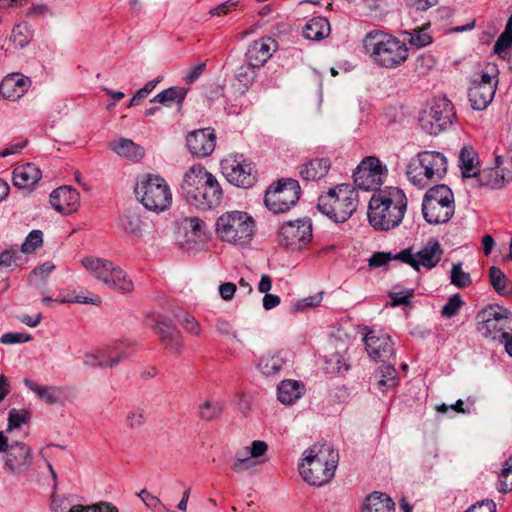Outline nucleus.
<instances>
[{"label": "nucleus", "instance_id": "1", "mask_svg": "<svg viewBox=\"0 0 512 512\" xmlns=\"http://www.w3.org/2000/svg\"><path fill=\"white\" fill-rule=\"evenodd\" d=\"M408 200L404 191L388 186L372 194L368 204V221L379 231H388L400 225L407 210Z\"/></svg>", "mask_w": 512, "mask_h": 512}, {"label": "nucleus", "instance_id": "2", "mask_svg": "<svg viewBox=\"0 0 512 512\" xmlns=\"http://www.w3.org/2000/svg\"><path fill=\"white\" fill-rule=\"evenodd\" d=\"M180 188L185 200L200 210L217 207L223 196L216 177L201 164L192 165L187 169Z\"/></svg>", "mask_w": 512, "mask_h": 512}, {"label": "nucleus", "instance_id": "3", "mask_svg": "<svg viewBox=\"0 0 512 512\" xmlns=\"http://www.w3.org/2000/svg\"><path fill=\"white\" fill-rule=\"evenodd\" d=\"M257 231L254 217L243 210H229L218 216L215 222L217 238L230 246H249Z\"/></svg>", "mask_w": 512, "mask_h": 512}, {"label": "nucleus", "instance_id": "4", "mask_svg": "<svg viewBox=\"0 0 512 512\" xmlns=\"http://www.w3.org/2000/svg\"><path fill=\"white\" fill-rule=\"evenodd\" d=\"M363 45L374 63L385 68L399 67L409 56L405 42L382 31L369 32L363 40Z\"/></svg>", "mask_w": 512, "mask_h": 512}, {"label": "nucleus", "instance_id": "5", "mask_svg": "<svg viewBox=\"0 0 512 512\" xmlns=\"http://www.w3.org/2000/svg\"><path fill=\"white\" fill-rule=\"evenodd\" d=\"M339 460L338 452L327 444L315 443L305 449L298 464L303 480H331Z\"/></svg>", "mask_w": 512, "mask_h": 512}, {"label": "nucleus", "instance_id": "6", "mask_svg": "<svg viewBox=\"0 0 512 512\" xmlns=\"http://www.w3.org/2000/svg\"><path fill=\"white\" fill-rule=\"evenodd\" d=\"M358 192L350 184H340L318 199L319 211L337 223L348 220L356 211Z\"/></svg>", "mask_w": 512, "mask_h": 512}, {"label": "nucleus", "instance_id": "7", "mask_svg": "<svg viewBox=\"0 0 512 512\" xmlns=\"http://www.w3.org/2000/svg\"><path fill=\"white\" fill-rule=\"evenodd\" d=\"M134 192L137 200L151 212H164L172 204L170 186L163 177L157 174L141 175L137 179Z\"/></svg>", "mask_w": 512, "mask_h": 512}, {"label": "nucleus", "instance_id": "8", "mask_svg": "<svg viewBox=\"0 0 512 512\" xmlns=\"http://www.w3.org/2000/svg\"><path fill=\"white\" fill-rule=\"evenodd\" d=\"M447 172L446 157L436 151H423L413 157L406 168L410 183L418 188H424L431 181H437Z\"/></svg>", "mask_w": 512, "mask_h": 512}, {"label": "nucleus", "instance_id": "9", "mask_svg": "<svg viewBox=\"0 0 512 512\" xmlns=\"http://www.w3.org/2000/svg\"><path fill=\"white\" fill-rule=\"evenodd\" d=\"M81 265L96 280L116 292L128 294L134 290V283L130 276L108 259L86 256L81 259Z\"/></svg>", "mask_w": 512, "mask_h": 512}, {"label": "nucleus", "instance_id": "10", "mask_svg": "<svg viewBox=\"0 0 512 512\" xmlns=\"http://www.w3.org/2000/svg\"><path fill=\"white\" fill-rule=\"evenodd\" d=\"M422 213L426 222L431 225L448 222L455 213L452 190L443 184L430 188L423 198Z\"/></svg>", "mask_w": 512, "mask_h": 512}, {"label": "nucleus", "instance_id": "11", "mask_svg": "<svg viewBox=\"0 0 512 512\" xmlns=\"http://www.w3.org/2000/svg\"><path fill=\"white\" fill-rule=\"evenodd\" d=\"M477 329L486 338L507 337L512 331V313L499 305H488L477 316Z\"/></svg>", "mask_w": 512, "mask_h": 512}, {"label": "nucleus", "instance_id": "12", "mask_svg": "<svg viewBox=\"0 0 512 512\" xmlns=\"http://www.w3.org/2000/svg\"><path fill=\"white\" fill-rule=\"evenodd\" d=\"M454 115L452 104L448 99L436 98L429 108L421 113L419 122L428 134L437 135L452 124Z\"/></svg>", "mask_w": 512, "mask_h": 512}, {"label": "nucleus", "instance_id": "13", "mask_svg": "<svg viewBox=\"0 0 512 512\" xmlns=\"http://www.w3.org/2000/svg\"><path fill=\"white\" fill-rule=\"evenodd\" d=\"M388 168L376 156H367L358 164L354 174V184L362 190H378L384 183Z\"/></svg>", "mask_w": 512, "mask_h": 512}, {"label": "nucleus", "instance_id": "14", "mask_svg": "<svg viewBox=\"0 0 512 512\" xmlns=\"http://www.w3.org/2000/svg\"><path fill=\"white\" fill-rule=\"evenodd\" d=\"M312 237V223L306 218L285 222L278 231L279 244L294 251L307 247Z\"/></svg>", "mask_w": 512, "mask_h": 512}, {"label": "nucleus", "instance_id": "15", "mask_svg": "<svg viewBox=\"0 0 512 512\" xmlns=\"http://www.w3.org/2000/svg\"><path fill=\"white\" fill-rule=\"evenodd\" d=\"M300 197V186L296 180L288 179L270 187L265 194L264 203L273 213H283L296 204Z\"/></svg>", "mask_w": 512, "mask_h": 512}, {"label": "nucleus", "instance_id": "16", "mask_svg": "<svg viewBox=\"0 0 512 512\" xmlns=\"http://www.w3.org/2000/svg\"><path fill=\"white\" fill-rule=\"evenodd\" d=\"M443 250L437 240H429L419 251L414 252L413 248H406L397 253L398 261L411 266L416 271L422 267L425 269L434 268L441 260Z\"/></svg>", "mask_w": 512, "mask_h": 512}, {"label": "nucleus", "instance_id": "17", "mask_svg": "<svg viewBox=\"0 0 512 512\" xmlns=\"http://www.w3.org/2000/svg\"><path fill=\"white\" fill-rule=\"evenodd\" d=\"M221 169L224 177L237 187L248 188L255 181L252 163L242 154L226 156L221 161Z\"/></svg>", "mask_w": 512, "mask_h": 512}, {"label": "nucleus", "instance_id": "18", "mask_svg": "<svg viewBox=\"0 0 512 512\" xmlns=\"http://www.w3.org/2000/svg\"><path fill=\"white\" fill-rule=\"evenodd\" d=\"M497 76L483 72L479 80H474L469 89V101L475 110H484L494 98Z\"/></svg>", "mask_w": 512, "mask_h": 512}, {"label": "nucleus", "instance_id": "19", "mask_svg": "<svg viewBox=\"0 0 512 512\" xmlns=\"http://www.w3.org/2000/svg\"><path fill=\"white\" fill-rule=\"evenodd\" d=\"M32 449L23 442L10 444L4 457V467L15 476L26 472L32 464Z\"/></svg>", "mask_w": 512, "mask_h": 512}, {"label": "nucleus", "instance_id": "20", "mask_svg": "<svg viewBox=\"0 0 512 512\" xmlns=\"http://www.w3.org/2000/svg\"><path fill=\"white\" fill-rule=\"evenodd\" d=\"M368 355L375 361H387L394 355V345L388 334L370 330L364 336Z\"/></svg>", "mask_w": 512, "mask_h": 512}, {"label": "nucleus", "instance_id": "21", "mask_svg": "<svg viewBox=\"0 0 512 512\" xmlns=\"http://www.w3.org/2000/svg\"><path fill=\"white\" fill-rule=\"evenodd\" d=\"M477 177L480 186L499 189L512 180V170L505 166L504 157L499 155L495 158V166L480 170Z\"/></svg>", "mask_w": 512, "mask_h": 512}, {"label": "nucleus", "instance_id": "22", "mask_svg": "<svg viewBox=\"0 0 512 512\" xmlns=\"http://www.w3.org/2000/svg\"><path fill=\"white\" fill-rule=\"evenodd\" d=\"M186 145L191 154L204 158L209 156L216 146V135L213 129L204 128L190 132L186 137Z\"/></svg>", "mask_w": 512, "mask_h": 512}, {"label": "nucleus", "instance_id": "23", "mask_svg": "<svg viewBox=\"0 0 512 512\" xmlns=\"http://www.w3.org/2000/svg\"><path fill=\"white\" fill-rule=\"evenodd\" d=\"M268 445L262 440H254L250 446H246L236 452L232 470L240 473L250 470L256 465L254 459L266 454Z\"/></svg>", "mask_w": 512, "mask_h": 512}, {"label": "nucleus", "instance_id": "24", "mask_svg": "<svg viewBox=\"0 0 512 512\" xmlns=\"http://www.w3.org/2000/svg\"><path fill=\"white\" fill-rule=\"evenodd\" d=\"M50 204L59 213L68 215L80 206V194L76 189L62 186L50 194Z\"/></svg>", "mask_w": 512, "mask_h": 512}, {"label": "nucleus", "instance_id": "25", "mask_svg": "<svg viewBox=\"0 0 512 512\" xmlns=\"http://www.w3.org/2000/svg\"><path fill=\"white\" fill-rule=\"evenodd\" d=\"M276 48V42L269 37L254 41L246 52L247 63L256 68L263 66L276 51Z\"/></svg>", "mask_w": 512, "mask_h": 512}, {"label": "nucleus", "instance_id": "26", "mask_svg": "<svg viewBox=\"0 0 512 512\" xmlns=\"http://www.w3.org/2000/svg\"><path fill=\"white\" fill-rule=\"evenodd\" d=\"M127 357L122 346L111 350H98L86 353L84 356V364L88 367H109L118 365Z\"/></svg>", "mask_w": 512, "mask_h": 512}, {"label": "nucleus", "instance_id": "27", "mask_svg": "<svg viewBox=\"0 0 512 512\" xmlns=\"http://www.w3.org/2000/svg\"><path fill=\"white\" fill-rule=\"evenodd\" d=\"M31 81L28 77L13 73L4 77L0 83V93L8 100H17L29 89Z\"/></svg>", "mask_w": 512, "mask_h": 512}, {"label": "nucleus", "instance_id": "28", "mask_svg": "<svg viewBox=\"0 0 512 512\" xmlns=\"http://www.w3.org/2000/svg\"><path fill=\"white\" fill-rule=\"evenodd\" d=\"M41 176V171L36 165L22 164L13 170V184L20 189H30L41 179Z\"/></svg>", "mask_w": 512, "mask_h": 512}, {"label": "nucleus", "instance_id": "29", "mask_svg": "<svg viewBox=\"0 0 512 512\" xmlns=\"http://www.w3.org/2000/svg\"><path fill=\"white\" fill-rule=\"evenodd\" d=\"M25 386L31 390L41 401L47 404H56L64 400V388L58 386L40 385L33 380L25 379Z\"/></svg>", "mask_w": 512, "mask_h": 512}, {"label": "nucleus", "instance_id": "30", "mask_svg": "<svg viewBox=\"0 0 512 512\" xmlns=\"http://www.w3.org/2000/svg\"><path fill=\"white\" fill-rule=\"evenodd\" d=\"M361 512H395V502L387 493L373 491L364 499Z\"/></svg>", "mask_w": 512, "mask_h": 512}, {"label": "nucleus", "instance_id": "31", "mask_svg": "<svg viewBox=\"0 0 512 512\" xmlns=\"http://www.w3.org/2000/svg\"><path fill=\"white\" fill-rule=\"evenodd\" d=\"M458 165L464 178L477 177L480 171V161L472 146H463L459 153Z\"/></svg>", "mask_w": 512, "mask_h": 512}, {"label": "nucleus", "instance_id": "32", "mask_svg": "<svg viewBox=\"0 0 512 512\" xmlns=\"http://www.w3.org/2000/svg\"><path fill=\"white\" fill-rule=\"evenodd\" d=\"M305 393L303 383L297 380H283L277 388V398L284 405H291Z\"/></svg>", "mask_w": 512, "mask_h": 512}, {"label": "nucleus", "instance_id": "33", "mask_svg": "<svg viewBox=\"0 0 512 512\" xmlns=\"http://www.w3.org/2000/svg\"><path fill=\"white\" fill-rule=\"evenodd\" d=\"M109 148L117 155L132 161H138L142 159L145 154L143 147L127 138H119L111 141L109 143Z\"/></svg>", "mask_w": 512, "mask_h": 512}, {"label": "nucleus", "instance_id": "34", "mask_svg": "<svg viewBox=\"0 0 512 512\" xmlns=\"http://www.w3.org/2000/svg\"><path fill=\"white\" fill-rule=\"evenodd\" d=\"M330 166L331 163L328 159H312L301 166L299 173L304 180L316 181L327 175Z\"/></svg>", "mask_w": 512, "mask_h": 512}, {"label": "nucleus", "instance_id": "35", "mask_svg": "<svg viewBox=\"0 0 512 512\" xmlns=\"http://www.w3.org/2000/svg\"><path fill=\"white\" fill-rule=\"evenodd\" d=\"M330 34L329 21L324 17H315L309 20L304 28L303 35L306 39L319 41Z\"/></svg>", "mask_w": 512, "mask_h": 512}, {"label": "nucleus", "instance_id": "36", "mask_svg": "<svg viewBox=\"0 0 512 512\" xmlns=\"http://www.w3.org/2000/svg\"><path fill=\"white\" fill-rule=\"evenodd\" d=\"M188 242H195L205 236L206 224L197 217H186L179 222Z\"/></svg>", "mask_w": 512, "mask_h": 512}, {"label": "nucleus", "instance_id": "37", "mask_svg": "<svg viewBox=\"0 0 512 512\" xmlns=\"http://www.w3.org/2000/svg\"><path fill=\"white\" fill-rule=\"evenodd\" d=\"M158 333L165 342L166 348L174 354H181L184 349L182 336L175 329L166 326L158 328Z\"/></svg>", "mask_w": 512, "mask_h": 512}, {"label": "nucleus", "instance_id": "38", "mask_svg": "<svg viewBox=\"0 0 512 512\" xmlns=\"http://www.w3.org/2000/svg\"><path fill=\"white\" fill-rule=\"evenodd\" d=\"M144 222L141 216L135 211H128L121 218V227L124 231L134 237H140L144 231Z\"/></svg>", "mask_w": 512, "mask_h": 512}, {"label": "nucleus", "instance_id": "39", "mask_svg": "<svg viewBox=\"0 0 512 512\" xmlns=\"http://www.w3.org/2000/svg\"><path fill=\"white\" fill-rule=\"evenodd\" d=\"M284 364L283 358L278 353H267L263 355L260 360L258 367L260 371L267 376L277 374Z\"/></svg>", "mask_w": 512, "mask_h": 512}, {"label": "nucleus", "instance_id": "40", "mask_svg": "<svg viewBox=\"0 0 512 512\" xmlns=\"http://www.w3.org/2000/svg\"><path fill=\"white\" fill-rule=\"evenodd\" d=\"M186 96V90L180 87H170L157 94L151 102L170 106L172 103L181 104Z\"/></svg>", "mask_w": 512, "mask_h": 512}, {"label": "nucleus", "instance_id": "41", "mask_svg": "<svg viewBox=\"0 0 512 512\" xmlns=\"http://www.w3.org/2000/svg\"><path fill=\"white\" fill-rule=\"evenodd\" d=\"M377 387L380 391L385 392L387 389L393 388L398 384L397 371L392 365H383L378 369Z\"/></svg>", "mask_w": 512, "mask_h": 512}, {"label": "nucleus", "instance_id": "42", "mask_svg": "<svg viewBox=\"0 0 512 512\" xmlns=\"http://www.w3.org/2000/svg\"><path fill=\"white\" fill-rule=\"evenodd\" d=\"M223 411V404L218 400L207 399L199 406V417L210 421L217 418Z\"/></svg>", "mask_w": 512, "mask_h": 512}, {"label": "nucleus", "instance_id": "43", "mask_svg": "<svg viewBox=\"0 0 512 512\" xmlns=\"http://www.w3.org/2000/svg\"><path fill=\"white\" fill-rule=\"evenodd\" d=\"M512 45V16L508 19L504 32L499 36L495 45L494 52L498 55L505 53Z\"/></svg>", "mask_w": 512, "mask_h": 512}, {"label": "nucleus", "instance_id": "44", "mask_svg": "<svg viewBox=\"0 0 512 512\" xmlns=\"http://www.w3.org/2000/svg\"><path fill=\"white\" fill-rule=\"evenodd\" d=\"M30 419V413L25 409H11L8 416L7 431L11 432L19 429L23 424H26Z\"/></svg>", "mask_w": 512, "mask_h": 512}, {"label": "nucleus", "instance_id": "45", "mask_svg": "<svg viewBox=\"0 0 512 512\" xmlns=\"http://www.w3.org/2000/svg\"><path fill=\"white\" fill-rule=\"evenodd\" d=\"M406 34L409 35L408 41L410 44L418 48L427 46L432 42V36L428 32L427 26L414 29L412 32H407Z\"/></svg>", "mask_w": 512, "mask_h": 512}, {"label": "nucleus", "instance_id": "46", "mask_svg": "<svg viewBox=\"0 0 512 512\" xmlns=\"http://www.w3.org/2000/svg\"><path fill=\"white\" fill-rule=\"evenodd\" d=\"M450 279L451 283L458 288H465L472 282L470 274L462 269L461 263L453 264Z\"/></svg>", "mask_w": 512, "mask_h": 512}, {"label": "nucleus", "instance_id": "47", "mask_svg": "<svg viewBox=\"0 0 512 512\" xmlns=\"http://www.w3.org/2000/svg\"><path fill=\"white\" fill-rule=\"evenodd\" d=\"M256 67H252L249 64L245 66H241L237 73V82L238 89L241 92H245L253 83L255 78V69Z\"/></svg>", "mask_w": 512, "mask_h": 512}, {"label": "nucleus", "instance_id": "48", "mask_svg": "<svg viewBox=\"0 0 512 512\" xmlns=\"http://www.w3.org/2000/svg\"><path fill=\"white\" fill-rule=\"evenodd\" d=\"M489 278L491 285L495 289V291L503 296L504 290L506 288V285L508 284L509 280L505 276V274L501 271L500 268L496 266H492L489 269Z\"/></svg>", "mask_w": 512, "mask_h": 512}, {"label": "nucleus", "instance_id": "49", "mask_svg": "<svg viewBox=\"0 0 512 512\" xmlns=\"http://www.w3.org/2000/svg\"><path fill=\"white\" fill-rule=\"evenodd\" d=\"M43 243V233L40 230H33L26 237L21 246L23 253H32L37 248L41 247Z\"/></svg>", "mask_w": 512, "mask_h": 512}, {"label": "nucleus", "instance_id": "50", "mask_svg": "<svg viewBox=\"0 0 512 512\" xmlns=\"http://www.w3.org/2000/svg\"><path fill=\"white\" fill-rule=\"evenodd\" d=\"M146 420V412L141 408L131 409L126 415V425L132 430L141 428Z\"/></svg>", "mask_w": 512, "mask_h": 512}, {"label": "nucleus", "instance_id": "51", "mask_svg": "<svg viewBox=\"0 0 512 512\" xmlns=\"http://www.w3.org/2000/svg\"><path fill=\"white\" fill-rule=\"evenodd\" d=\"M463 300L459 294L452 295L446 304L442 307L441 314L446 318L454 317L463 305Z\"/></svg>", "mask_w": 512, "mask_h": 512}, {"label": "nucleus", "instance_id": "52", "mask_svg": "<svg viewBox=\"0 0 512 512\" xmlns=\"http://www.w3.org/2000/svg\"><path fill=\"white\" fill-rule=\"evenodd\" d=\"M391 260H398L397 254H392L391 252H377L368 259V265L372 268H378L386 265Z\"/></svg>", "mask_w": 512, "mask_h": 512}, {"label": "nucleus", "instance_id": "53", "mask_svg": "<svg viewBox=\"0 0 512 512\" xmlns=\"http://www.w3.org/2000/svg\"><path fill=\"white\" fill-rule=\"evenodd\" d=\"M160 82V79H154L147 82L140 90L136 92V94L132 97L130 102L128 103V107H132L138 105L142 99L147 97L152 90L156 87V85Z\"/></svg>", "mask_w": 512, "mask_h": 512}, {"label": "nucleus", "instance_id": "54", "mask_svg": "<svg viewBox=\"0 0 512 512\" xmlns=\"http://www.w3.org/2000/svg\"><path fill=\"white\" fill-rule=\"evenodd\" d=\"M31 336L27 333L10 332L5 333L0 337V342L5 345L25 343L30 341Z\"/></svg>", "mask_w": 512, "mask_h": 512}, {"label": "nucleus", "instance_id": "55", "mask_svg": "<svg viewBox=\"0 0 512 512\" xmlns=\"http://www.w3.org/2000/svg\"><path fill=\"white\" fill-rule=\"evenodd\" d=\"M181 324L188 333L194 336H199L201 334V326L192 315L185 313L181 320Z\"/></svg>", "mask_w": 512, "mask_h": 512}, {"label": "nucleus", "instance_id": "56", "mask_svg": "<svg viewBox=\"0 0 512 512\" xmlns=\"http://www.w3.org/2000/svg\"><path fill=\"white\" fill-rule=\"evenodd\" d=\"M215 326L216 330L223 336L233 338L236 341H240L237 332L234 330L233 325L228 320L220 318L216 321Z\"/></svg>", "mask_w": 512, "mask_h": 512}, {"label": "nucleus", "instance_id": "57", "mask_svg": "<svg viewBox=\"0 0 512 512\" xmlns=\"http://www.w3.org/2000/svg\"><path fill=\"white\" fill-rule=\"evenodd\" d=\"M242 2V0H227L226 2L218 5L217 7L210 10L212 16H223L236 9V7Z\"/></svg>", "mask_w": 512, "mask_h": 512}, {"label": "nucleus", "instance_id": "58", "mask_svg": "<svg viewBox=\"0 0 512 512\" xmlns=\"http://www.w3.org/2000/svg\"><path fill=\"white\" fill-rule=\"evenodd\" d=\"M435 66V60L431 55H421L416 59L415 68L420 74H426Z\"/></svg>", "mask_w": 512, "mask_h": 512}, {"label": "nucleus", "instance_id": "59", "mask_svg": "<svg viewBox=\"0 0 512 512\" xmlns=\"http://www.w3.org/2000/svg\"><path fill=\"white\" fill-rule=\"evenodd\" d=\"M465 512H496V504L493 500H482L473 504Z\"/></svg>", "mask_w": 512, "mask_h": 512}, {"label": "nucleus", "instance_id": "60", "mask_svg": "<svg viewBox=\"0 0 512 512\" xmlns=\"http://www.w3.org/2000/svg\"><path fill=\"white\" fill-rule=\"evenodd\" d=\"M236 290L237 286L232 282H225L219 286V294L224 301L232 300Z\"/></svg>", "mask_w": 512, "mask_h": 512}, {"label": "nucleus", "instance_id": "61", "mask_svg": "<svg viewBox=\"0 0 512 512\" xmlns=\"http://www.w3.org/2000/svg\"><path fill=\"white\" fill-rule=\"evenodd\" d=\"M204 69H205L204 63H200V64H197V65L191 67L184 75L183 80L188 84L193 83L204 72Z\"/></svg>", "mask_w": 512, "mask_h": 512}, {"label": "nucleus", "instance_id": "62", "mask_svg": "<svg viewBox=\"0 0 512 512\" xmlns=\"http://www.w3.org/2000/svg\"><path fill=\"white\" fill-rule=\"evenodd\" d=\"M322 301V297L320 294L309 296L307 298H304L297 302L296 309L297 310H305L306 308H312L319 305V303Z\"/></svg>", "mask_w": 512, "mask_h": 512}, {"label": "nucleus", "instance_id": "63", "mask_svg": "<svg viewBox=\"0 0 512 512\" xmlns=\"http://www.w3.org/2000/svg\"><path fill=\"white\" fill-rule=\"evenodd\" d=\"M26 145H27V141L26 140H21V141H17V142L11 143L10 145H8L5 149H3L0 152V155L2 157H6V156H9V155H12V154H17L24 147H26Z\"/></svg>", "mask_w": 512, "mask_h": 512}, {"label": "nucleus", "instance_id": "64", "mask_svg": "<svg viewBox=\"0 0 512 512\" xmlns=\"http://www.w3.org/2000/svg\"><path fill=\"white\" fill-rule=\"evenodd\" d=\"M55 266L52 262H45L44 264H42L41 266H38L37 268H35L32 272V276L34 277H40L41 279L45 278L46 276H48L53 270H54Z\"/></svg>", "mask_w": 512, "mask_h": 512}]
</instances>
